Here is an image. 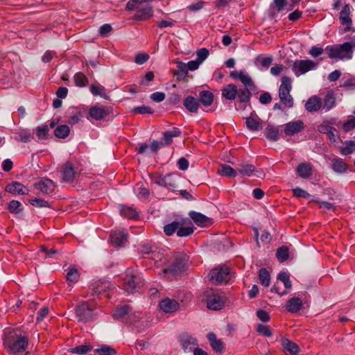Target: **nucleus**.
<instances>
[{"mask_svg": "<svg viewBox=\"0 0 355 355\" xmlns=\"http://www.w3.org/2000/svg\"><path fill=\"white\" fill-rule=\"evenodd\" d=\"M232 276L230 268L226 266H217L209 273V279L214 284L227 283L232 279Z\"/></svg>", "mask_w": 355, "mask_h": 355, "instance_id": "obj_5", "label": "nucleus"}, {"mask_svg": "<svg viewBox=\"0 0 355 355\" xmlns=\"http://www.w3.org/2000/svg\"><path fill=\"white\" fill-rule=\"evenodd\" d=\"M218 173L222 176H226L229 178H235L237 175V171L227 164H221L220 166V168L218 169Z\"/></svg>", "mask_w": 355, "mask_h": 355, "instance_id": "obj_41", "label": "nucleus"}, {"mask_svg": "<svg viewBox=\"0 0 355 355\" xmlns=\"http://www.w3.org/2000/svg\"><path fill=\"white\" fill-rule=\"evenodd\" d=\"M5 190L14 195H25L28 193V189L19 182H12L8 184Z\"/></svg>", "mask_w": 355, "mask_h": 355, "instance_id": "obj_23", "label": "nucleus"}, {"mask_svg": "<svg viewBox=\"0 0 355 355\" xmlns=\"http://www.w3.org/2000/svg\"><path fill=\"white\" fill-rule=\"evenodd\" d=\"M175 63L177 64V69H171V71L173 75L177 77L178 81L184 80L189 73L187 64L182 61H176Z\"/></svg>", "mask_w": 355, "mask_h": 355, "instance_id": "obj_27", "label": "nucleus"}, {"mask_svg": "<svg viewBox=\"0 0 355 355\" xmlns=\"http://www.w3.org/2000/svg\"><path fill=\"white\" fill-rule=\"evenodd\" d=\"M139 252L144 257H148L154 260L159 258L157 247L155 243L151 241L141 243Z\"/></svg>", "mask_w": 355, "mask_h": 355, "instance_id": "obj_8", "label": "nucleus"}, {"mask_svg": "<svg viewBox=\"0 0 355 355\" xmlns=\"http://www.w3.org/2000/svg\"><path fill=\"white\" fill-rule=\"evenodd\" d=\"M34 187L42 193L50 195L54 192L55 184L51 180L43 178L35 182Z\"/></svg>", "mask_w": 355, "mask_h": 355, "instance_id": "obj_12", "label": "nucleus"}, {"mask_svg": "<svg viewBox=\"0 0 355 355\" xmlns=\"http://www.w3.org/2000/svg\"><path fill=\"white\" fill-rule=\"evenodd\" d=\"M120 214L124 218L132 220H139V212L133 206H128L125 205H119Z\"/></svg>", "mask_w": 355, "mask_h": 355, "instance_id": "obj_19", "label": "nucleus"}, {"mask_svg": "<svg viewBox=\"0 0 355 355\" xmlns=\"http://www.w3.org/2000/svg\"><path fill=\"white\" fill-rule=\"evenodd\" d=\"M8 209L11 213L19 214L22 210V205L18 200H11L8 206Z\"/></svg>", "mask_w": 355, "mask_h": 355, "instance_id": "obj_59", "label": "nucleus"}, {"mask_svg": "<svg viewBox=\"0 0 355 355\" xmlns=\"http://www.w3.org/2000/svg\"><path fill=\"white\" fill-rule=\"evenodd\" d=\"M196 55V60L201 64L208 57L209 52L206 48H202L197 51Z\"/></svg>", "mask_w": 355, "mask_h": 355, "instance_id": "obj_64", "label": "nucleus"}, {"mask_svg": "<svg viewBox=\"0 0 355 355\" xmlns=\"http://www.w3.org/2000/svg\"><path fill=\"white\" fill-rule=\"evenodd\" d=\"M257 89H250V88H243L238 89V94L236 95L239 105L236 106V110H244L245 108V104L250 101L252 96V92H255Z\"/></svg>", "mask_w": 355, "mask_h": 355, "instance_id": "obj_17", "label": "nucleus"}, {"mask_svg": "<svg viewBox=\"0 0 355 355\" xmlns=\"http://www.w3.org/2000/svg\"><path fill=\"white\" fill-rule=\"evenodd\" d=\"M256 168L253 164H241L238 168V172L243 176H251L254 172Z\"/></svg>", "mask_w": 355, "mask_h": 355, "instance_id": "obj_46", "label": "nucleus"}, {"mask_svg": "<svg viewBox=\"0 0 355 355\" xmlns=\"http://www.w3.org/2000/svg\"><path fill=\"white\" fill-rule=\"evenodd\" d=\"M29 202L36 207H51L49 201L39 198H34L29 200Z\"/></svg>", "mask_w": 355, "mask_h": 355, "instance_id": "obj_58", "label": "nucleus"}, {"mask_svg": "<svg viewBox=\"0 0 355 355\" xmlns=\"http://www.w3.org/2000/svg\"><path fill=\"white\" fill-rule=\"evenodd\" d=\"M80 277L79 272L75 266H70L67 269L66 278L68 282H76Z\"/></svg>", "mask_w": 355, "mask_h": 355, "instance_id": "obj_49", "label": "nucleus"}, {"mask_svg": "<svg viewBox=\"0 0 355 355\" xmlns=\"http://www.w3.org/2000/svg\"><path fill=\"white\" fill-rule=\"evenodd\" d=\"M189 216L193 222H209L210 220V218L205 215L195 211H189Z\"/></svg>", "mask_w": 355, "mask_h": 355, "instance_id": "obj_53", "label": "nucleus"}, {"mask_svg": "<svg viewBox=\"0 0 355 355\" xmlns=\"http://www.w3.org/2000/svg\"><path fill=\"white\" fill-rule=\"evenodd\" d=\"M304 128V122L301 120H297L286 123L284 131L286 135L293 136L302 132Z\"/></svg>", "mask_w": 355, "mask_h": 355, "instance_id": "obj_18", "label": "nucleus"}, {"mask_svg": "<svg viewBox=\"0 0 355 355\" xmlns=\"http://www.w3.org/2000/svg\"><path fill=\"white\" fill-rule=\"evenodd\" d=\"M257 331L266 337H270L272 336V330L270 327L266 324H257Z\"/></svg>", "mask_w": 355, "mask_h": 355, "instance_id": "obj_61", "label": "nucleus"}, {"mask_svg": "<svg viewBox=\"0 0 355 355\" xmlns=\"http://www.w3.org/2000/svg\"><path fill=\"white\" fill-rule=\"evenodd\" d=\"M182 132L178 128L174 127L172 130L166 131L163 133V137L161 141H163V145L168 146L173 143V137H180Z\"/></svg>", "mask_w": 355, "mask_h": 355, "instance_id": "obj_30", "label": "nucleus"}, {"mask_svg": "<svg viewBox=\"0 0 355 355\" xmlns=\"http://www.w3.org/2000/svg\"><path fill=\"white\" fill-rule=\"evenodd\" d=\"M264 136L270 141H277L280 138V132L278 127L268 125L264 130Z\"/></svg>", "mask_w": 355, "mask_h": 355, "instance_id": "obj_34", "label": "nucleus"}, {"mask_svg": "<svg viewBox=\"0 0 355 355\" xmlns=\"http://www.w3.org/2000/svg\"><path fill=\"white\" fill-rule=\"evenodd\" d=\"M239 80L245 86V88L257 89V87L251 77L244 70H241V74Z\"/></svg>", "mask_w": 355, "mask_h": 355, "instance_id": "obj_42", "label": "nucleus"}, {"mask_svg": "<svg viewBox=\"0 0 355 355\" xmlns=\"http://www.w3.org/2000/svg\"><path fill=\"white\" fill-rule=\"evenodd\" d=\"M292 89L291 80L289 77L284 76L282 78V83L279 89V94H288Z\"/></svg>", "mask_w": 355, "mask_h": 355, "instance_id": "obj_40", "label": "nucleus"}, {"mask_svg": "<svg viewBox=\"0 0 355 355\" xmlns=\"http://www.w3.org/2000/svg\"><path fill=\"white\" fill-rule=\"evenodd\" d=\"M331 169L338 173H345L348 170V164L345 160L340 157H335L331 160Z\"/></svg>", "mask_w": 355, "mask_h": 355, "instance_id": "obj_29", "label": "nucleus"}, {"mask_svg": "<svg viewBox=\"0 0 355 355\" xmlns=\"http://www.w3.org/2000/svg\"><path fill=\"white\" fill-rule=\"evenodd\" d=\"M159 306L165 313H173L178 309L179 304L176 300L166 297L159 302Z\"/></svg>", "mask_w": 355, "mask_h": 355, "instance_id": "obj_26", "label": "nucleus"}, {"mask_svg": "<svg viewBox=\"0 0 355 355\" xmlns=\"http://www.w3.org/2000/svg\"><path fill=\"white\" fill-rule=\"evenodd\" d=\"M260 283L264 286H268L270 283V276L266 268H262L259 272Z\"/></svg>", "mask_w": 355, "mask_h": 355, "instance_id": "obj_51", "label": "nucleus"}, {"mask_svg": "<svg viewBox=\"0 0 355 355\" xmlns=\"http://www.w3.org/2000/svg\"><path fill=\"white\" fill-rule=\"evenodd\" d=\"M193 230L194 227L191 225L183 227L180 225H178L177 235L179 237L187 236L191 235L193 232Z\"/></svg>", "mask_w": 355, "mask_h": 355, "instance_id": "obj_56", "label": "nucleus"}, {"mask_svg": "<svg viewBox=\"0 0 355 355\" xmlns=\"http://www.w3.org/2000/svg\"><path fill=\"white\" fill-rule=\"evenodd\" d=\"M282 345L285 350L292 355H297L300 352L299 346L295 343L286 338H283L282 339Z\"/></svg>", "mask_w": 355, "mask_h": 355, "instance_id": "obj_35", "label": "nucleus"}, {"mask_svg": "<svg viewBox=\"0 0 355 355\" xmlns=\"http://www.w3.org/2000/svg\"><path fill=\"white\" fill-rule=\"evenodd\" d=\"M277 279L281 281L286 289H290L292 287V283L290 280L289 275L286 272H281L277 275Z\"/></svg>", "mask_w": 355, "mask_h": 355, "instance_id": "obj_54", "label": "nucleus"}, {"mask_svg": "<svg viewBox=\"0 0 355 355\" xmlns=\"http://www.w3.org/2000/svg\"><path fill=\"white\" fill-rule=\"evenodd\" d=\"M247 128L251 131H258L261 128V120L254 113H251L250 116L245 119Z\"/></svg>", "mask_w": 355, "mask_h": 355, "instance_id": "obj_28", "label": "nucleus"}, {"mask_svg": "<svg viewBox=\"0 0 355 355\" xmlns=\"http://www.w3.org/2000/svg\"><path fill=\"white\" fill-rule=\"evenodd\" d=\"M322 103L320 97L317 96H313L310 97L306 104L305 107L308 112H314L319 110L322 107Z\"/></svg>", "mask_w": 355, "mask_h": 355, "instance_id": "obj_32", "label": "nucleus"}, {"mask_svg": "<svg viewBox=\"0 0 355 355\" xmlns=\"http://www.w3.org/2000/svg\"><path fill=\"white\" fill-rule=\"evenodd\" d=\"M92 349L93 347L91 345H81L73 348H70L68 352L72 354L83 355L86 354L89 352H91Z\"/></svg>", "mask_w": 355, "mask_h": 355, "instance_id": "obj_45", "label": "nucleus"}, {"mask_svg": "<svg viewBox=\"0 0 355 355\" xmlns=\"http://www.w3.org/2000/svg\"><path fill=\"white\" fill-rule=\"evenodd\" d=\"M189 257L187 254L180 253L176 255L175 260L170 267L167 269H164V272H171L173 274H177L184 271L186 268V266L189 261Z\"/></svg>", "mask_w": 355, "mask_h": 355, "instance_id": "obj_7", "label": "nucleus"}, {"mask_svg": "<svg viewBox=\"0 0 355 355\" xmlns=\"http://www.w3.org/2000/svg\"><path fill=\"white\" fill-rule=\"evenodd\" d=\"M113 285L107 281H98L92 284L90 290L92 295H99L110 289Z\"/></svg>", "mask_w": 355, "mask_h": 355, "instance_id": "obj_25", "label": "nucleus"}, {"mask_svg": "<svg viewBox=\"0 0 355 355\" xmlns=\"http://www.w3.org/2000/svg\"><path fill=\"white\" fill-rule=\"evenodd\" d=\"M272 62V56H264L262 54L258 55L254 60V64L257 67H262L263 69H267Z\"/></svg>", "mask_w": 355, "mask_h": 355, "instance_id": "obj_37", "label": "nucleus"}, {"mask_svg": "<svg viewBox=\"0 0 355 355\" xmlns=\"http://www.w3.org/2000/svg\"><path fill=\"white\" fill-rule=\"evenodd\" d=\"M89 90L94 96H100L105 99H107V95L105 94V88L101 85H92Z\"/></svg>", "mask_w": 355, "mask_h": 355, "instance_id": "obj_50", "label": "nucleus"}, {"mask_svg": "<svg viewBox=\"0 0 355 355\" xmlns=\"http://www.w3.org/2000/svg\"><path fill=\"white\" fill-rule=\"evenodd\" d=\"M40 251L45 254L46 258H55V254H58V252L56 249L53 248L49 249L45 245H41L40 247Z\"/></svg>", "mask_w": 355, "mask_h": 355, "instance_id": "obj_62", "label": "nucleus"}, {"mask_svg": "<svg viewBox=\"0 0 355 355\" xmlns=\"http://www.w3.org/2000/svg\"><path fill=\"white\" fill-rule=\"evenodd\" d=\"M49 131V128L47 125L38 126L35 129V134L38 139H46L47 138Z\"/></svg>", "mask_w": 355, "mask_h": 355, "instance_id": "obj_55", "label": "nucleus"}, {"mask_svg": "<svg viewBox=\"0 0 355 355\" xmlns=\"http://www.w3.org/2000/svg\"><path fill=\"white\" fill-rule=\"evenodd\" d=\"M346 146L340 148V153L343 155H348L355 151V141H347L345 142Z\"/></svg>", "mask_w": 355, "mask_h": 355, "instance_id": "obj_57", "label": "nucleus"}, {"mask_svg": "<svg viewBox=\"0 0 355 355\" xmlns=\"http://www.w3.org/2000/svg\"><path fill=\"white\" fill-rule=\"evenodd\" d=\"M313 166L309 162H303L296 167V174L304 179H307L312 175L313 173Z\"/></svg>", "mask_w": 355, "mask_h": 355, "instance_id": "obj_22", "label": "nucleus"}, {"mask_svg": "<svg viewBox=\"0 0 355 355\" xmlns=\"http://www.w3.org/2000/svg\"><path fill=\"white\" fill-rule=\"evenodd\" d=\"M224 304V297L218 293L212 292L207 297V306L211 310H220Z\"/></svg>", "mask_w": 355, "mask_h": 355, "instance_id": "obj_9", "label": "nucleus"}, {"mask_svg": "<svg viewBox=\"0 0 355 355\" xmlns=\"http://www.w3.org/2000/svg\"><path fill=\"white\" fill-rule=\"evenodd\" d=\"M180 177V176L178 173H170L166 174L163 176V182L161 183V187L166 188L172 191H175Z\"/></svg>", "mask_w": 355, "mask_h": 355, "instance_id": "obj_15", "label": "nucleus"}, {"mask_svg": "<svg viewBox=\"0 0 355 355\" xmlns=\"http://www.w3.org/2000/svg\"><path fill=\"white\" fill-rule=\"evenodd\" d=\"M62 180L67 182H72L78 173L75 171L74 164L71 161H67L62 168Z\"/></svg>", "mask_w": 355, "mask_h": 355, "instance_id": "obj_13", "label": "nucleus"}, {"mask_svg": "<svg viewBox=\"0 0 355 355\" xmlns=\"http://www.w3.org/2000/svg\"><path fill=\"white\" fill-rule=\"evenodd\" d=\"M128 235L127 231L123 229L112 231L110 236L112 244L116 247L123 246L128 240Z\"/></svg>", "mask_w": 355, "mask_h": 355, "instance_id": "obj_14", "label": "nucleus"}, {"mask_svg": "<svg viewBox=\"0 0 355 355\" xmlns=\"http://www.w3.org/2000/svg\"><path fill=\"white\" fill-rule=\"evenodd\" d=\"M281 102L285 107L291 108L293 106V99L290 94L285 95L279 94Z\"/></svg>", "mask_w": 355, "mask_h": 355, "instance_id": "obj_63", "label": "nucleus"}, {"mask_svg": "<svg viewBox=\"0 0 355 355\" xmlns=\"http://www.w3.org/2000/svg\"><path fill=\"white\" fill-rule=\"evenodd\" d=\"M184 223H168L164 227V232L167 236H171L175 232L177 233L178 225H183Z\"/></svg>", "mask_w": 355, "mask_h": 355, "instance_id": "obj_60", "label": "nucleus"}, {"mask_svg": "<svg viewBox=\"0 0 355 355\" xmlns=\"http://www.w3.org/2000/svg\"><path fill=\"white\" fill-rule=\"evenodd\" d=\"M276 257L279 261L284 262L289 257V249L286 245H282L277 248L276 251Z\"/></svg>", "mask_w": 355, "mask_h": 355, "instance_id": "obj_48", "label": "nucleus"}, {"mask_svg": "<svg viewBox=\"0 0 355 355\" xmlns=\"http://www.w3.org/2000/svg\"><path fill=\"white\" fill-rule=\"evenodd\" d=\"M336 105V96L333 91H328L323 99V108L326 111L332 109Z\"/></svg>", "mask_w": 355, "mask_h": 355, "instance_id": "obj_36", "label": "nucleus"}, {"mask_svg": "<svg viewBox=\"0 0 355 355\" xmlns=\"http://www.w3.org/2000/svg\"><path fill=\"white\" fill-rule=\"evenodd\" d=\"M95 306L89 302H82L76 308V316L83 322L94 321L96 317Z\"/></svg>", "mask_w": 355, "mask_h": 355, "instance_id": "obj_4", "label": "nucleus"}, {"mask_svg": "<svg viewBox=\"0 0 355 355\" xmlns=\"http://www.w3.org/2000/svg\"><path fill=\"white\" fill-rule=\"evenodd\" d=\"M153 15V10L152 6H146L144 8L138 9L137 12L133 15L132 19L136 21H142L150 19Z\"/></svg>", "mask_w": 355, "mask_h": 355, "instance_id": "obj_21", "label": "nucleus"}, {"mask_svg": "<svg viewBox=\"0 0 355 355\" xmlns=\"http://www.w3.org/2000/svg\"><path fill=\"white\" fill-rule=\"evenodd\" d=\"M74 83L77 87H84L88 84V78L83 72H77L73 76Z\"/></svg>", "mask_w": 355, "mask_h": 355, "instance_id": "obj_47", "label": "nucleus"}, {"mask_svg": "<svg viewBox=\"0 0 355 355\" xmlns=\"http://www.w3.org/2000/svg\"><path fill=\"white\" fill-rule=\"evenodd\" d=\"M318 66V62L312 60H296L292 64V71L294 74L299 77L306 72L313 70Z\"/></svg>", "mask_w": 355, "mask_h": 355, "instance_id": "obj_6", "label": "nucleus"}, {"mask_svg": "<svg viewBox=\"0 0 355 355\" xmlns=\"http://www.w3.org/2000/svg\"><path fill=\"white\" fill-rule=\"evenodd\" d=\"M132 309V307L127 304L117 307L113 313V317L116 319H121L125 315H129Z\"/></svg>", "mask_w": 355, "mask_h": 355, "instance_id": "obj_43", "label": "nucleus"}, {"mask_svg": "<svg viewBox=\"0 0 355 355\" xmlns=\"http://www.w3.org/2000/svg\"><path fill=\"white\" fill-rule=\"evenodd\" d=\"M354 47L355 43L347 42L343 44L328 45L324 49V52L331 59L350 60L352 58Z\"/></svg>", "mask_w": 355, "mask_h": 355, "instance_id": "obj_2", "label": "nucleus"}, {"mask_svg": "<svg viewBox=\"0 0 355 355\" xmlns=\"http://www.w3.org/2000/svg\"><path fill=\"white\" fill-rule=\"evenodd\" d=\"M302 306V300L297 297H293L286 302L285 309L289 313H295L300 311Z\"/></svg>", "mask_w": 355, "mask_h": 355, "instance_id": "obj_24", "label": "nucleus"}, {"mask_svg": "<svg viewBox=\"0 0 355 355\" xmlns=\"http://www.w3.org/2000/svg\"><path fill=\"white\" fill-rule=\"evenodd\" d=\"M207 337L214 351L220 352L223 349L222 341L216 338V336L214 333H209Z\"/></svg>", "mask_w": 355, "mask_h": 355, "instance_id": "obj_39", "label": "nucleus"}, {"mask_svg": "<svg viewBox=\"0 0 355 355\" xmlns=\"http://www.w3.org/2000/svg\"><path fill=\"white\" fill-rule=\"evenodd\" d=\"M339 19L342 25H345V31H349V26L352 24V19L350 17V6L348 3H345L340 12Z\"/></svg>", "mask_w": 355, "mask_h": 355, "instance_id": "obj_20", "label": "nucleus"}, {"mask_svg": "<svg viewBox=\"0 0 355 355\" xmlns=\"http://www.w3.org/2000/svg\"><path fill=\"white\" fill-rule=\"evenodd\" d=\"M144 284V279L139 274L132 269L128 268L126 270L123 284V289L126 292L133 293L137 289L141 288Z\"/></svg>", "mask_w": 355, "mask_h": 355, "instance_id": "obj_3", "label": "nucleus"}, {"mask_svg": "<svg viewBox=\"0 0 355 355\" xmlns=\"http://www.w3.org/2000/svg\"><path fill=\"white\" fill-rule=\"evenodd\" d=\"M222 97L227 100H234L238 94V88L234 84H228L221 90Z\"/></svg>", "mask_w": 355, "mask_h": 355, "instance_id": "obj_33", "label": "nucleus"}, {"mask_svg": "<svg viewBox=\"0 0 355 355\" xmlns=\"http://www.w3.org/2000/svg\"><path fill=\"white\" fill-rule=\"evenodd\" d=\"M95 352L99 355H116L115 349L106 345H103L99 348L95 349Z\"/></svg>", "mask_w": 355, "mask_h": 355, "instance_id": "obj_52", "label": "nucleus"}, {"mask_svg": "<svg viewBox=\"0 0 355 355\" xmlns=\"http://www.w3.org/2000/svg\"><path fill=\"white\" fill-rule=\"evenodd\" d=\"M86 112V108L83 106L74 107L71 106L68 110V114H69L68 123L70 125H75L79 123L81 119L84 116Z\"/></svg>", "mask_w": 355, "mask_h": 355, "instance_id": "obj_11", "label": "nucleus"}, {"mask_svg": "<svg viewBox=\"0 0 355 355\" xmlns=\"http://www.w3.org/2000/svg\"><path fill=\"white\" fill-rule=\"evenodd\" d=\"M179 341L185 352H191L198 345L197 340L188 334H181L179 336Z\"/></svg>", "mask_w": 355, "mask_h": 355, "instance_id": "obj_16", "label": "nucleus"}, {"mask_svg": "<svg viewBox=\"0 0 355 355\" xmlns=\"http://www.w3.org/2000/svg\"><path fill=\"white\" fill-rule=\"evenodd\" d=\"M214 94L208 90H202L199 93V101L204 106H209L214 102Z\"/></svg>", "mask_w": 355, "mask_h": 355, "instance_id": "obj_38", "label": "nucleus"}, {"mask_svg": "<svg viewBox=\"0 0 355 355\" xmlns=\"http://www.w3.org/2000/svg\"><path fill=\"white\" fill-rule=\"evenodd\" d=\"M28 338L15 331L7 332L3 338V345L10 354H16L26 350Z\"/></svg>", "mask_w": 355, "mask_h": 355, "instance_id": "obj_1", "label": "nucleus"}, {"mask_svg": "<svg viewBox=\"0 0 355 355\" xmlns=\"http://www.w3.org/2000/svg\"><path fill=\"white\" fill-rule=\"evenodd\" d=\"M70 133V128L67 125H60L54 130V135L60 139H65Z\"/></svg>", "mask_w": 355, "mask_h": 355, "instance_id": "obj_44", "label": "nucleus"}, {"mask_svg": "<svg viewBox=\"0 0 355 355\" xmlns=\"http://www.w3.org/2000/svg\"><path fill=\"white\" fill-rule=\"evenodd\" d=\"M186 110L191 113H196L199 109V101L192 96H187L183 101Z\"/></svg>", "mask_w": 355, "mask_h": 355, "instance_id": "obj_31", "label": "nucleus"}, {"mask_svg": "<svg viewBox=\"0 0 355 355\" xmlns=\"http://www.w3.org/2000/svg\"><path fill=\"white\" fill-rule=\"evenodd\" d=\"M88 114L92 119L99 121L110 114V109L105 105H93L89 109Z\"/></svg>", "mask_w": 355, "mask_h": 355, "instance_id": "obj_10", "label": "nucleus"}]
</instances>
